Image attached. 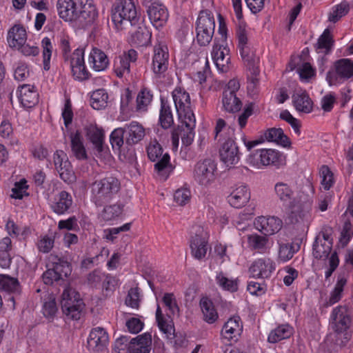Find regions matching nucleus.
Returning <instances> with one entry per match:
<instances>
[{
	"instance_id": "1",
	"label": "nucleus",
	"mask_w": 353,
	"mask_h": 353,
	"mask_svg": "<svg viewBox=\"0 0 353 353\" xmlns=\"http://www.w3.org/2000/svg\"><path fill=\"white\" fill-rule=\"evenodd\" d=\"M352 310L349 305H339L332 309L330 316V326L336 345L345 347L350 341L352 336Z\"/></svg>"
},
{
	"instance_id": "2",
	"label": "nucleus",
	"mask_w": 353,
	"mask_h": 353,
	"mask_svg": "<svg viewBox=\"0 0 353 353\" xmlns=\"http://www.w3.org/2000/svg\"><path fill=\"white\" fill-rule=\"evenodd\" d=\"M140 19L134 0H115L112 4L111 20L117 30H123L128 26H138Z\"/></svg>"
},
{
	"instance_id": "3",
	"label": "nucleus",
	"mask_w": 353,
	"mask_h": 353,
	"mask_svg": "<svg viewBox=\"0 0 353 353\" xmlns=\"http://www.w3.org/2000/svg\"><path fill=\"white\" fill-rule=\"evenodd\" d=\"M91 188L93 202L97 206H102L118 194L121 190V182L115 176H105L95 180Z\"/></svg>"
},
{
	"instance_id": "4",
	"label": "nucleus",
	"mask_w": 353,
	"mask_h": 353,
	"mask_svg": "<svg viewBox=\"0 0 353 353\" xmlns=\"http://www.w3.org/2000/svg\"><path fill=\"white\" fill-rule=\"evenodd\" d=\"M146 151L148 159L151 161L156 162L154 165L155 172L161 179L165 181L175 168L170 163V154L167 152L163 154V148L156 140L149 143Z\"/></svg>"
},
{
	"instance_id": "5",
	"label": "nucleus",
	"mask_w": 353,
	"mask_h": 353,
	"mask_svg": "<svg viewBox=\"0 0 353 353\" xmlns=\"http://www.w3.org/2000/svg\"><path fill=\"white\" fill-rule=\"evenodd\" d=\"M49 259L52 267L43 272L42 279L45 284L52 285L68 278L72 272V265L62 256L50 254Z\"/></svg>"
},
{
	"instance_id": "6",
	"label": "nucleus",
	"mask_w": 353,
	"mask_h": 353,
	"mask_svg": "<svg viewBox=\"0 0 353 353\" xmlns=\"http://www.w3.org/2000/svg\"><path fill=\"white\" fill-rule=\"evenodd\" d=\"M215 29V21L209 10L199 12L195 24L196 40L200 46H206L212 41Z\"/></svg>"
},
{
	"instance_id": "7",
	"label": "nucleus",
	"mask_w": 353,
	"mask_h": 353,
	"mask_svg": "<svg viewBox=\"0 0 353 353\" xmlns=\"http://www.w3.org/2000/svg\"><path fill=\"white\" fill-rule=\"evenodd\" d=\"M274 191L283 205H287L290 210L289 218L292 223L299 221L302 216L300 201L294 197V192L289 185L283 182L276 183L274 185Z\"/></svg>"
},
{
	"instance_id": "8",
	"label": "nucleus",
	"mask_w": 353,
	"mask_h": 353,
	"mask_svg": "<svg viewBox=\"0 0 353 353\" xmlns=\"http://www.w3.org/2000/svg\"><path fill=\"white\" fill-rule=\"evenodd\" d=\"M353 78V61L342 58L335 61L326 74V81L329 85H337Z\"/></svg>"
},
{
	"instance_id": "9",
	"label": "nucleus",
	"mask_w": 353,
	"mask_h": 353,
	"mask_svg": "<svg viewBox=\"0 0 353 353\" xmlns=\"http://www.w3.org/2000/svg\"><path fill=\"white\" fill-rule=\"evenodd\" d=\"M152 24L159 29L165 26L169 19V11L162 0H140Z\"/></svg>"
},
{
	"instance_id": "10",
	"label": "nucleus",
	"mask_w": 353,
	"mask_h": 353,
	"mask_svg": "<svg viewBox=\"0 0 353 353\" xmlns=\"http://www.w3.org/2000/svg\"><path fill=\"white\" fill-rule=\"evenodd\" d=\"M248 161L250 165L257 168L267 165L279 167L284 163L285 157L283 153L273 149H261L251 153Z\"/></svg>"
},
{
	"instance_id": "11",
	"label": "nucleus",
	"mask_w": 353,
	"mask_h": 353,
	"mask_svg": "<svg viewBox=\"0 0 353 353\" xmlns=\"http://www.w3.org/2000/svg\"><path fill=\"white\" fill-rule=\"evenodd\" d=\"M63 61L70 64L72 74L75 80L83 81L90 78L91 74L85 65L83 48H77Z\"/></svg>"
},
{
	"instance_id": "12",
	"label": "nucleus",
	"mask_w": 353,
	"mask_h": 353,
	"mask_svg": "<svg viewBox=\"0 0 353 353\" xmlns=\"http://www.w3.org/2000/svg\"><path fill=\"white\" fill-rule=\"evenodd\" d=\"M216 163L211 159L198 161L194 168L193 177L201 185H208L215 179Z\"/></svg>"
},
{
	"instance_id": "13",
	"label": "nucleus",
	"mask_w": 353,
	"mask_h": 353,
	"mask_svg": "<svg viewBox=\"0 0 353 353\" xmlns=\"http://www.w3.org/2000/svg\"><path fill=\"white\" fill-rule=\"evenodd\" d=\"M169 51L166 44L157 41L153 48L152 70L157 77H161L168 69Z\"/></svg>"
},
{
	"instance_id": "14",
	"label": "nucleus",
	"mask_w": 353,
	"mask_h": 353,
	"mask_svg": "<svg viewBox=\"0 0 353 353\" xmlns=\"http://www.w3.org/2000/svg\"><path fill=\"white\" fill-rule=\"evenodd\" d=\"M172 96L180 119H187L194 117L191 108L190 94L183 88L176 87L172 92Z\"/></svg>"
},
{
	"instance_id": "15",
	"label": "nucleus",
	"mask_w": 353,
	"mask_h": 353,
	"mask_svg": "<svg viewBox=\"0 0 353 353\" xmlns=\"http://www.w3.org/2000/svg\"><path fill=\"white\" fill-rule=\"evenodd\" d=\"M276 270L275 262L269 257L254 260L248 269L250 276L254 279H268Z\"/></svg>"
},
{
	"instance_id": "16",
	"label": "nucleus",
	"mask_w": 353,
	"mask_h": 353,
	"mask_svg": "<svg viewBox=\"0 0 353 353\" xmlns=\"http://www.w3.org/2000/svg\"><path fill=\"white\" fill-rule=\"evenodd\" d=\"M85 137L92 144L97 155L101 156L107 152L108 148L105 143V131L96 124H90L85 128Z\"/></svg>"
},
{
	"instance_id": "17",
	"label": "nucleus",
	"mask_w": 353,
	"mask_h": 353,
	"mask_svg": "<svg viewBox=\"0 0 353 353\" xmlns=\"http://www.w3.org/2000/svg\"><path fill=\"white\" fill-rule=\"evenodd\" d=\"M61 310L63 313L71 320H79L81 318V312L85 304L82 299L70 297L68 290H64L62 294Z\"/></svg>"
},
{
	"instance_id": "18",
	"label": "nucleus",
	"mask_w": 353,
	"mask_h": 353,
	"mask_svg": "<svg viewBox=\"0 0 353 353\" xmlns=\"http://www.w3.org/2000/svg\"><path fill=\"white\" fill-rule=\"evenodd\" d=\"M219 156L227 166L235 165L239 161L240 152L234 137H228L225 140L219 149Z\"/></svg>"
},
{
	"instance_id": "19",
	"label": "nucleus",
	"mask_w": 353,
	"mask_h": 353,
	"mask_svg": "<svg viewBox=\"0 0 353 353\" xmlns=\"http://www.w3.org/2000/svg\"><path fill=\"white\" fill-rule=\"evenodd\" d=\"M77 21L83 20L86 25L94 23L98 17V11L93 0H77Z\"/></svg>"
},
{
	"instance_id": "20",
	"label": "nucleus",
	"mask_w": 353,
	"mask_h": 353,
	"mask_svg": "<svg viewBox=\"0 0 353 353\" xmlns=\"http://www.w3.org/2000/svg\"><path fill=\"white\" fill-rule=\"evenodd\" d=\"M255 228L265 236L279 232L283 227V221L276 216H259L254 221Z\"/></svg>"
},
{
	"instance_id": "21",
	"label": "nucleus",
	"mask_w": 353,
	"mask_h": 353,
	"mask_svg": "<svg viewBox=\"0 0 353 353\" xmlns=\"http://www.w3.org/2000/svg\"><path fill=\"white\" fill-rule=\"evenodd\" d=\"M19 100L25 108H31L39 102V93L34 85L23 84L17 89Z\"/></svg>"
},
{
	"instance_id": "22",
	"label": "nucleus",
	"mask_w": 353,
	"mask_h": 353,
	"mask_svg": "<svg viewBox=\"0 0 353 353\" xmlns=\"http://www.w3.org/2000/svg\"><path fill=\"white\" fill-rule=\"evenodd\" d=\"M109 336L107 332L102 327L92 329L88 338V347L93 352L102 351L108 344Z\"/></svg>"
},
{
	"instance_id": "23",
	"label": "nucleus",
	"mask_w": 353,
	"mask_h": 353,
	"mask_svg": "<svg viewBox=\"0 0 353 353\" xmlns=\"http://www.w3.org/2000/svg\"><path fill=\"white\" fill-rule=\"evenodd\" d=\"M125 144L132 146L139 143L145 136V128L137 121H131L124 125Z\"/></svg>"
},
{
	"instance_id": "24",
	"label": "nucleus",
	"mask_w": 353,
	"mask_h": 353,
	"mask_svg": "<svg viewBox=\"0 0 353 353\" xmlns=\"http://www.w3.org/2000/svg\"><path fill=\"white\" fill-rule=\"evenodd\" d=\"M189 243L192 257L199 261L204 259L210 248L208 239L201 234H195L190 237Z\"/></svg>"
},
{
	"instance_id": "25",
	"label": "nucleus",
	"mask_w": 353,
	"mask_h": 353,
	"mask_svg": "<svg viewBox=\"0 0 353 353\" xmlns=\"http://www.w3.org/2000/svg\"><path fill=\"white\" fill-rule=\"evenodd\" d=\"M230 50L223 44L214 43L212 51V57L217 68L221 72H227L230 60Z\"/></svg>"
},
{
	"instance_id": "26",
	"label": "nucleus",
	"mask_w": 353,
	"mask_h": 353,
	"mask_svg": "<svg viewBox=\"0 0 353 353\" xmlns=\"http://www.w3.org/2000/svg\"><path fill=\"white\" fill-rule=\"evenodd\" d=\"M77 0H58L57 9L61 19L65 21H77Z\"/></svg>"
},
{
	"instance_id": "27",
	"label": "nucleus",
	"mask_w": 353,
	"mask_h": 353,
	"mask_svg": "<svg viewBox=\"0 0 353 353\" xmlns=\"http://www.w3.org/2000/svg\"><path fill=\"white\" fill-rule=\"evenodd\" d=\"M73 203V199L70 193L65 190H62L57 194L54 201L51 204L52 210L59 214H64L68 212Z\"/></svg>"
},
{
	"instance_id": "28",
	"label": "nucleus",
	"mask_w": 353,
	"mask_h": 353,
	"mask_svg": "<svg viewBox=\"0 0 353 353\" xmlns=\"http://www.w3.org/2000/svg\"><path fill=\"white\" fill-rule=\"evenodd\" d=\"M152 337L149 333H145L132 339L128 347L129 353H150Z\"/></svg>"
},
{
	"instance_id": "29",
	"label": "nucleus",
	"mask_w": 353,
	"mask_h": 353,
	"mask_svg": "<svg viewBox=\"0 0 353 353\" xmlns=\"http://www.w3.org/2000/svg\"><path fill=\"white\" fill-rule=\"evenodd\" d=\"M250 199V191L247 185H241L234 189L228 196V201L235 208L243 207Z\"/></svg>"
},
{
	"instance_id": "30",
	"label": "nucleus",
	"mask_w": 353,
	"mask_h": 353,
	"mask_svg": "<svg viewBox=\"0 0 353 353\" xmlns=\"http://www.w3.org/2000/svg\"><path fill=\"white\" fill-rule=\"evenodd\" d=\"M88 63L94 70L101 72L108 68L110 61L102 50L93 48L88 57Z\"/></svg>"
},
{
	"instance_id": "31",
	"label": "nucleus",
	"mask_w": 353,
	"mask_h": 353,
	"mask_svg": "<svg viewBox=\"0 0 353 353\" xmlns=\"http://www.w3.org/2000/svg\"><path fill=\"white\" fill-rule=\"evenodd\" d=\"M42 299V313L43 316L52 322L55 319L58 312V305L54 294L46 291L43 293Z\"/></svg>"
},
{
	"instance_id": "32",
	"label": "nucleus",
	"mask_w": 353,
	"mask_h": 353,
	"mask_svg": "<svg viewBox=\"0 0 353 353\" xmlns=\"http://www.w3.org/2000/svg\"><path fill=\"white\" fill-rule=\"evenodd\" d=\"M243 330V323L240 316H233L224 324L221 330L223 338L232 340L241 334Z\"/></svg>"
},
{
	"instance_id": "33",
	"label": "nucleus",
	"mask_w": 353,
	"mask_h": 353,
	"mask_svg": "<svg viewBox=\"0 0 353 353\" xmlns=\"http://www.w3.org/2000/svg\"><path fill=\"white\" fill-rule=\"evenodd\" d=\"M181 125H178L176 128H181V141L183 145L190 146L194 140V128L196 123L195 117H190V119H181Z\"/></svg>"
},
{
	"instance_id": "34",
	"label": "nucleus",
	"mask_w": 353,
	"mask_h": 353,
	"mask_svg": "<svg viewBox=\"0 0 353 353\" xmlns=\"http://www.w3.org/2000/svg\"><path fill=\"white\" fill-rule=\"evenodd\" d=\"M7 40L9 46L15 48L26 43L27 34L25 28L22 25H14L9 30Z\"/></svg>"
},
{
	"instance_id": "35",
	"label": "nucleus",
	"mask_w": 353,
	"mask_h": 353,
	"mask_svg": "<svg viewBox=\"0 0 353 353\" xmlns=\"http://www.w3.org/2000/svg\"><path fill=\"white\" fill-rule=\"evenodd\" d=\"M292 99L294 106L299 112L310 113L312 111L313 102L305 90L294 94Z\"/></svg>"
},
{
	"instance_id": "36",
	"label": "nucleus",
	"mask_w": 353,
	"mask_h": 353,
	"mask_svg": "<svg viewBox=\"0 0 353 353\" xmlns=\"http://www.w3.org/2000/svg\"><path fill=\"white\" fill-rule=\"evenodd\" d=\"M265 139L269 142H274L284 148L291 145L290 138L285 135L281 128H272L264 132Z\"/></svg>"
},
{
	"instance_id": "37",
	"label": "nucleus",
	"mask_w": 353,
	"mask_h": 353,
	"mask_svg": "<svg viewBox=\"0 0 353 353\" xmlns=\"http://www.w3.org/2000/svg\"><path fill=\"white\" fill-rule=\"evenodd\" d=\"M159 124L165 130L171 128L174 124V118L171 106L167 100L161 99Z\"/></svg>"
},
{
	"instance_id": "38",
	"label": "nucleus",
	"mask_w": 353,
	"mask_h": 353,
	"mask_svg": "<svg viewBox=\"0 0 353 353\" xmlns=\"http://www.w3.org/2000/svg\"><path fill=\"white\" fill-rule=\"evenodd\" d=\"M294 334V328L288 324H282L272 330L268 335V341L276 343L290 338Z\"/></svg>"
},
{
	"instance_id": "39",
	"label": "nucleus",
	"mask_w": 353,
	"mask_h": 353,
	"mask_svg": "<svg viewBox=\"0 0 353 353\" xmlns=\"http://www.w3.org/2000/svg\"><path fill=\"white\" fill-rule=\"evenodd\" d=\"M222 104L223 109L230 113L237 112L242 108V102L236 94L228 91L223 92Z\"/></svg>"
},
{
	"instance_id": "40",
	"label": "nucleus",
	"mask_w": 353,
	"mask_h": 353,
	"mask_svg": "<svg viewBox=\"0 0 353 353\" xmlns=\"http://www.w3.org/2000/svg\"><path fill=\"white\" fill-rule=\"evenodd\" d=\"M200 306L203 315V320L209 324L214 323L219 318L218 312L213 302L208 299L203 298L200 301Z\"/></svg>"
},
{
	"instance_id": "41",
	"label": "nucleus",
	"mask_w": 353,
	"mask_h": 353,
	"mask_svg": "<svg viewBox=\"0 0 353 353\" xmlns=\"http://www.w3.org/2000/svg\"><path fill=\"white\" fill-rule=\"evenodd\" d=\"M152 33L147 29L138 27L137 30L131 34L130 42L132 45L143 47L151 43Z\"/></svg>"
},
{
	"instance_id": "42",
	"label": "nucleus",
	"mask_w": 353,
	"mask_h": 353,
	"mask_svg": "<svg viewBox=\"0 0 353 353\" xmlns=\"http://www.w3.org/2000/svg\"><path fill=\"white\" fill-rule=\"evenodd\" d=\"M71 150L77 159L86 160L88 159L86 150L81 139V135L79 131L71 135Z\"/></svg>"
},
{
	"instance_id": "43",
	"label": "nucleus",
	"mask_w": 353,
	"mask_h": 353,
	"mask_svg": "<svg viewBox=\"0 0 353 353\" xmlns=\"http://www.w3.org/2000/svg\"><path fill=\"white\" fill-rule=\"evenodd\" d=\"M332 248V243L323 242L319 236H316L313 244V255L317 259H325L331 253Z\"/></svg>"
},
{
	"instance_id": "44",
	"label": "nucleus",
	"mask_w": 353,
	"mask_h": 353,
	"mask_svg": "<svg viewBox=\"0 0 353 353\" xmlns=\"http://www.w3.org/2000/svg\"><path fill=\"white\" fill-rule=\"evenodd\" d=\"M350 10V6L349 2L344 0L332 8V10L328 14V21L336 23L343 17L346 16Z\"/></svg>"
},
{
	"instance_id": "45",
	"label": "nucleus",
	"mask_w": 353,
	"mask_h": 353,
	"mask_svg": "<svg viewBox=\"0 0 353 353\" xmlns=\"http://www.w3.org/2000/svg\"><path fill=\"white\" fill-rule=\"evenodd\" d=\"M123 207L124 205L122 203H118L112 205H107L103 208L100 214V217L105 222L115 220L123 213Z\"/></svg>"
},
{
	"instance_id": "46",
	"label": "nucleus",
	"mask_w": 353,
	"mask_h": 353,
	"mask_svg": "<svg viewBox=\"0 0 353 353\" xmlns=\"http://www.w3.org/2000/svg\"><path fill=\"white\" fill-rule=\"evenodd\" d=\"M300 250V244L294 243H279V258L285 262L290 260L294 254Z\"/></svg>"
},
{
	"instance_id": "47",
	"label": "nucleus",
	"mask_w": 353,
	"mask_h": 353,
	"mask_svg": "<svg viewBox=\"0 0 353 353\" xmlns=\"http://www.w3.org/2000/svg\"><path fill=\"white\" fill-rule=\"evenodd\" d=\"M334 39L329 28H326L319 37L316 44V50H322L325 54H328L333 48Z\"/></svg>"
},
{
	"instance_id": "48",
	"label": "nucleus",
	"mask_w": 353,
	"mask_h": 353,
	"mask_svg": "<svg viewBox=\"0 0 353 353\" xmlns=\"http://www.w3.org/2000/svg\"><path fill=\"white\" fill-rule=\"evenodd\" d=\"M153 99L152 91L148 88H142L139 92L136 102L137 111H146L148 105L151 103Z\"/></svg>"
},
{
	"instance_id": "49",
	"label": "nucleus",
	"mask_w": 353,
	"mask_h": 353,
	"mask_svg": "<svg viewBox=\"0 0 353 353\" xmlns=\"http://www.w3.org/2000/svg\"><path fill=\"white\" fill-rule=\"evenodd\" d=\"M108 94L103 88L94 91L91 95V105L94 109L101 110L108 105Z\"/></svg>"
},
{
	"instance_id": "50",
	"label": "nucleus",
	"mask_w": 353,
	"mask_h": 353,
	"mask_svg": "<svg viewBox=\"0 0 353 353\" xmlns=\"http://www.w3.org/2000/svg\"><path fill=\"white\" fill-rule=\"evenodd\" d=\"M240 54L248 70H256L258 67L259 58L256 56L254 50L250 47L241 48L239 49Z\"/></svg>"
},
{
	"instance_id": "51",
	"label": "nucleus",
	"mask_w": 353,
	"mask_h": 353,
	"mask_svg": "<svg viewBox=\"0 0 353 353\" xmlns=\"http://www.w3.org/2000/svg\"><path fill=\"white\" fill-rule=\"evenodd\" d=\"M268 240L265 236L257 234H251L248 236V243L252 250H256L259 253H263L266 249Z\"/></svg>"
},
{
	"instance_id": "52",
	"label": "nucleus",
	"mask_w": 353,
	"mask_h": 353,
	"mask_svg": "<svg viewBox=\"0 0 353 353\" xmlns=\"http://www.w3.org/2000/svg\"><path fill=\"white\" fill-rule=\"evenodd\" d=\"M43 69L48 71L50 68V59L52 54L53 46L51 39L44 37L41 41Z\"/></svg>"
},
{
	"instance_id": "53",
	"label": "nucleus",
	"mask_w": 353,
	"mask_h": 353,
	"mask_svg": "<svg viewBox=\"0 0 353 353\" xmlns=\"http://www.w3.org/2000/svg\"><path fill=\"white\" fill-rule=\"evenodd\" d=\"M216 283L223 290L230 291L232 292L238 290V279H229L224 276L222 272H219L216 276Z\"/></svg>"
},
{
	"instance_id": "54",
	"label": "nucleus",
	"mask_w": 353,
	"mask_h": 353,
	"mask_svg": "<svg viewBox=\"0 0 353 353\" xmlns=\"http://www.w3.org/2000/svg\"><path fill=\"white\" fill-rule=\"evenodd\" d=\"M59 177L65 183L70 185L76 182L77 176L71 163H66L64 166L56 169Z\"/></svg>"
},
{
	"instance_id": "55",
	"label": "nucleus",
	"mask_w": 353,
	"mask_h": 353,
	"mask_svg": "<svg viewBox=\"0 0 353 353\" xmlns=\"http://www.w3.org/2000/svg\"><path fill=\"white\" fill-rule=\"evenodd\" d=\"M19 286L17 279L7 274H0V290L14 292Z\"/></svg>"
},
{
	"instance_id": "56",
	"label": "nucleus",
	"mask_w": 353,
	"mask_h": 353,
	"mask_svg": "<svg viewBox=\"0 0 353 353\" xmlns=\"http://www.w3.org/2000/svg\"><path fill=\"white\" fill-rule=\"evenodd\" d=\"M125 133L123 128L114 129L110 134V142L113 150L120 151L125 141Z\"/></svg>"
},
{
	"instance_id": "57",
	"label": "nucleus",
	"mask_w": 353,
	"mask_h": 353,
	"mask_svg": "<svg viewBox=\"0 0 353 353\" xmlns=\"http://www.w3.org/2000/svg\"><path fill=\"white\" fill-rule=\"evenodd\" d=\"M319 174L322 179L321 183L323 189L329 190L335 183L333 172L327 165H323L320 168Z\"/></svg>"
},
{
	"instance_id": "58",
	"label": "nucleus",
	"mask_w": 353,
	"mask_h": 353,
	"mask_svg": "<svg viewBox=\"0 0 353 353\" xmlns=\"http://www.w3.org/2000/svg\"><path fill=\"white\" fill-rule=\"evenodd\" d=\"M113 70L117 77L122 78L130 73V65L119 55L114 61Z\"/></svg>"
},
{
	"instance_id": "59",
	"label": "nucleus",
	"mask_w": 353,
	"mask_h": 353,
	"mask_svg": "<svg viewBox=\"0 0 353 353\" xmlns=\"http://www.w3.org/2000/svg\"><path fill=\"white\" fill-rule=\"evenodd\" d=\"M0 136L3 139H10L11 145L19 144L18 139H13V128L8 120H3L0 125Z\"/></svg>"
},
{
	"instance_id": "60",
	"label": "nucleus",
	"mask_w": 353,
	"mask_h": 353,
	"mask_svg": "<svg viewBox=\"0 0 353 353\" xmlns=\"http://www.w3.org/2000/svg\"><path fill=\"white\" fill-rule=\"evenodd\" d=\"M58 38V45L61 51L63 59H67L68 56L71 54V39L68 34L63 32Z\"/></svg>"
},
{
	"instance_id": "61",
	"label": "nucleus",
	"mask_w": 353,
	"mask_h": 353,
	"mask_svg": "<svg viewBox=\"0 0 353 353\" xmlns=\"http://www.w3.org/2000/svg\"><path fill=\"white\" fill-rule=\"evenodd\" d=\"M235 34L238 41L239 49L250 47L248 31L246 30L245 24H239L236 30Z\"/></svg>"
},
{
	"instance_id": "62",
	"label": "nucleus",
	"mask_w": 353,
	"mask_h": 353,
	"mask_svg": "<svg viewBox=\"0 0 353 353\" xmlns=\"http://www.w3.org/2000/svg\"><path fill=\"white\" fill-rule=\"evenodd\" d=\"M25 179L20 180L14 183V187L12 188V194L10 196L16 199H22L23 196H28L29 194L26 192L28 185Z\"/></svg>"
},
{
	"instance_id": "63",
	"label": "nucleus",
	"mask_w": 353,
	"mask_h": 353,
	"mask_svg": "<svg viewBox=\"0 0 353 353\" xmlns=\"http://www.w3.org/2000/svg\"><path fill=\"white\" fill-rule=\"evenodd\" d=\"M54 236L45 235L41 236L37 242V248L40 252L48 253L54 247Z\"/></svg>"
},
{
	"instance_id": "64",
	"label": "nucleus",
	"mask_w": 353,
	"mask_h": 353,
	"mask_svg": "<svg viewBox=\"0 0 353 353\" xmlns=\"http://www.w3.org/2000/svg\"><path fill=\"white\" fill-rule=\"evenodd\" d=\"M191 192L188 188H180L174 194V201L179 205H185L190 202Z\"/></svg>"
}]
</instances>
